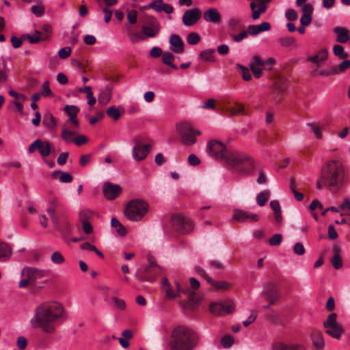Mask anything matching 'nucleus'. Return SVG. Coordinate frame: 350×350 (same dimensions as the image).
I'll use <instances>...</instances> for the list:
<instances>
[{"label": "nucleus", "mask_w": 350, "mask_h": 350, "mask_svg": "<svg viewBox=\"0 0 350 350\" xmlns=\"http://www.w3.org/2000/svg\"><path fill=\"white\" fill-rule=\"evenodd\" d=\"M228 149L218 140H210L207 144V152L213 157L224 161Z\"/></svg>", "instance_id": "9b49d317"}, {"label": "nucleus", "mask_w": 350, "mask_h": 350, "mask_svg": "<svg viewBox=\"0 0 350 350\" xmlns=\"http://www.w3.org/2000/svg\"><path fill=\"white\" fill-rule=\"evenodd\" d=\"M31 10L38 17L42 16L44 12V9L42 5H33L31 8Z\"/></svg>", "instance_id": "774afa93"}, {"label": "nucleus", "mask_w": 350, "mask_h": 350, "mask_svg": "<svg viewBox=\"0 0 350 350\" xmlns=\"http://www.w3.org/2000/svg\"><path fill=\"white\" fill-rule=\"evenodd\" d=\"M248 35H250L249 27H247L246 30L241 31L238 34L230 33V36L232 38V40L235 42H241L243 39L246 38Z\"/></svg>", "instance_id": "09e8293b"}, {"label": "nucleus", "mask_w": 350, "mask_h": 350, "mask_svg": "<svg viewBox=\"0 0 350 350\" xmlns=\"http://www.w3.org/2000/svg\"><path fill=\"white\" fill-rule=\"evenodd\" d=\"M307 126L310 128L312 131L314 133L315 137L318 139H321L322 137V133L320 130L319 126L314 123H307Z\"/></svg>", "instance_id": "bf43d9fd"}, {"label": "nucleus", "mask_w": 350, "mask_h": 350, "mask_svg": "<svg viewBox=\"0 0 350 350\" xmlns=\"http://www.w3.org/2000/svg\"><path fill=\"white\" fill-rule=\"evenodd\" d=\"M273 350H305V348L298 344L290 345L284 342H278L273 345Z\"/></svg>", "instance_id": "c9c22d12"}, {"label": "nucleus", "mask_w": 350, "mask_h": 350, "mask_svg": "<svg viewBox=\"0 0 350 350\" xmlns=\"http://www.w3.org/2000/svg\"><path fill=\"white\" fill-rule=\"evenodd\" d=\"M228 29L232 32L237 31L243 28L241 21L239 18H230L228 22Z\"/></svg>", "instance_id": "c03bdc74"}, {"label": "nucleus", "mask_w": 350, "mask_h": 350, "mask_svg": "<svg viewBox=\"0 0 350 350\" xmlns=\"http://www.w3.org/2000/svg\"><path fill=\"white\" fill-rule=\"evenodd\" d=\"M187 41L189 44L195 45L200 41V36L196 32H191L187 35Z\"/></svg>", "instance_id": "4d7b16f0"}, {"label": "nucleus", "mask_w": 350, "mask_h": 350, "mask_svg": "<svg viewBox=\"0 0 350 350\" xmlns=\"http://www.w3.org/2000/svg\"><path fill=\"white\" fill-rule=\"evenodd\" d=\"M278 41L282 46L288 47L293 44V43L295 42V40L291 37H283L279 38Z\"/></svg>", "instance_id": "69168bd1"}, {"label": "nucleus", "mask_w": 350, "mask_h": 350, "mask_svg": "<svg viewBox=\"0 0 350 350\" xmlns=\"http://www.w3.org/2000/svg\"><path fill=\"white\" fill-rule=\"evenodd\" d=\"M38 149L42 157H48L51 153V144L47 141L36 139L28 148V152L33 153Z\"/></svg>", "instance_id": "2eb2a0df"}, {"label": "nucleus", "mask_w": 350, "mask_h": 350, "mask_svg": "<svg viewBox=\"0 0 350 350\" xmlns=\"http://www.w3.org/2000/svg\"><path fill=\"white\" fill-rule=\"evenodd\" d=\"M148 261L149 265L142 270L144 273H149L152 271H156L157 274L161 273L162 268L157 264L154 258L152 255L148 256Z\"/></svg>", "instance_id": "f704fd0d"}, {"label": "nucleus", "mask_w": 350, "mask_h": 350, "mask_svg": "<svg viewBox=\"0 0 350 350\" xmlns=\"http://www.w3.org/2000/svg\"><path fill=\"white\" fill-rule=\"evenodd\" d=\"M282 235L281 234H275L270 238L269 243L271 245H278L281 243Z\"/></svg>", "instance_id": "338daca9"}, {"label": "nucleus", "mask_w": 350, "mask_h": 350, "mask_svg": "<svg viewBox=\"0 0 350 350\" xmlns=\"http://www.w3.org/2000/svg\"><path fill=\"white\" fill-rule=\"evenodd\" d=\"M328 52L327 50L324 49L318 52V53L312 57H309L308 61L312 62L314 64H319L321 62H324L327 59Z\"/></svg>", "instance_id": "58836bf2"}, {"label": "nucleus", "mask_w": 350, "mask_h": 350, "mask_svg": "<svg viewBox=\"0 0 350 350\" xmlns=\"http://www.w3.org/2000/svg\"><path fill=\"white\" fill-rule=\"evenodd\" d=\"M160 274H157L156 271H152L149 273H144V271H142V269L137 270V273H135V277L139 280V282H144L147 281L149 282H154L158 275Z\"/></svg>", "instance_id": "7c9ffc66"}, {"label": "nucleus", "mask_w": 350, "mask_h": 350, "mask_svg": "<svg viewBox=\"0 0 350 350\" xmlns=\"http://www.w3.org/2000/svg\"><path fill=\"white\" fill-rule=\"evenodd\" d=\"M274 88L278 93H283L287 88V82L284 79H278L274 82Z\"/></svg>", "instance_id": "de8ad7c7"}, {"label": "nucleus", "mask_w": 350, "mask_h": 350, "mask_svg": "<svg viewBox=\"0 0 350 350\" xmlns=\"http://www.w3.org/2000/svg\"><path fill=\"white\" fill-rule=\"evenodd\" d=\"M48 207L46 208V212L49 215L52 221H55L56 217H58L57 213L58 211L62 213L63 211V204L60 202L59 199L56 196H51L48 200Z\"/></svg>", "instance_id": "f3484780"}, {"label": "nucleus", "mask_w": 350, "mask_h": 350, "mask_svg": "<svg viewBox=\"0 0 350 350\" xmlns=\"http://www.w3.org/2000/svg\"><path fill=\"white\" fill-rule=\"evenodd\" d=\"M332 252L334 253L333 257L331 258V262L333 267L336 269H339L342 266V262L340 256L341 248L338 244L333 246Z\"/></svg>", "instance_id": "c85d7f7f"}, {"label": "nucleus", "mask_w": 350, "mask_h": 350, "mask_svg": "<svg viewBox=\"0 0 350 350\" xmlns=\"http://www.w3.org/2000/svg\"><path fill=\"white\" fill-rule=\"evenodd\" d=\"M174 226L181 234L190 232L193 228V224L190 218L182 213L174 214L172 217Z\"/></svg>", "instance_id": "9d476101"}, {"label": "nucleus", "mask_w": 350, "mask_h": 350, "mask_svg": "<svg viewBox=\"0 0 350 350\" xmlns=\"http://www.w3.org/2000/svg\"><path fill=\"white\" fill-rule=\"evenodd\" d=\"M248 27L250 36H255L261 32L267 31L271 29V25L268 22H262L257 25H250Z\"/></svg>", "instance_id": "c756f323"}, {"label": "nucleus", "mask_w": 350, "mask_h": 350, "mask_svg": "<svg viewBox=\"0 0 350 350\" xmlns=\"http://www.w3.org/2000/svg\"><path fill=\"white\" fill-rule=\"evenodd\" d=\"M311 336L313 344L317 349H320L324 347V340L321 332L314 330L312 332Z\"/></svg>", "instance_id": "4c0bfd02"}, {"label": "nucleus", "mask_w": 350, "mask_h": 350, "mask_svg": "<svg viewBox=\"0 0 350 350\" xmlns=\"http://www.w3.org/2000/svg\"><path fill=\"white\" fill-rule=\"evenodd\" d=\"M272 0H258L252 1L250 3L251 10V18L254 21H256L260 18L262 14L267 10V5L271 2Z\"/></svg>", "instance_id": "ddd939ff"}, {"label": "nucleus", "mask_w": 350, "mask_h": 350, "mask_svg": "<svg viewBox=\"0 0 350 350\" xmlns=\"http://www.w3.org/2000/svg\"><path fill=\"white\" fill-rule=\"evenodd\" d=\"M62 218L57 217L55 221H52L56 230L65 238L72 232V226L66 216V212H62Z\"/></svg>", "instance_id": "4468645a"}, {"label": "nucleus", "mask_w": 350, "mask_h": 350, "mask_svg": "<svg viewBox=\"0 0 350 350\" xmlns=\"http://www.w3.org/2000/svg\"><path fill=\"white\" fill-rule=\"evenodd\" d=\"M72 52V49L70 46H66L62 49H61L58 51V55L62 59H66L68 57Z\"/></svg>", "instance_id": "e2e57ef3"}, {"label": "nucleus", "mask_w": 350, "mask_h": 350, "mask_svg": "<svg viewBox=\"0 0 350 350\" xmlns=\"http://www.w3.org/2000/svg\"><path fill=\"white\" fill-rule=\"evenodd\" d=\"M64 317L63 306L57 302H44L38 306L30 320L34 329H41L44 333L51 334L55 332L53 323Z\"/></svg>", "instance_id": "f257e3e1"}, {"label": "nucleus", "mask_w": 350, "mask_h": 350, "mask_svg": "<svg viewBox=\"0 0 350 350\" xmlns=\"http://www.w3.org/2000/svg\"><path fill=\"white\" fill-rule=\"evenodd\" d=\"M149 25H143L142 27V33L144 39L148 38H154L159 33L161 25L159 23L153 18L148 23Z\"/></svg>", "instance_id": "412c9836"}, {"label": "nucleus", "mask_w": 350, "mask_h": 350, "mask_svg": "<svg viewBox=\"0 0 350 350\" xmlns=\"http://www.w3.org/2000/svg\"><path fill=\"white\" fill-rule=\"evenodd\" d=\"M232 116L243 115L245 113L244 107L241 104H235L228 109Z\"/></svg>", "instance_id": "8fccbe9b"}, {"label": "nucleus", "mask_w": 350, "mask_h": 350, "mask_svg": "<svg viewBox=\"0 0 350 350\" xmlns=\"http://www.w3.org/2000/svg\"><path fill=\"white\" fill-rule=\"evenodd\" d=\"M111 225L112 227L116 228V232L121 236H124L126 234V228L115 217L111 220Z\"/></svg>", "instance_id": "49530a36"}, {"label": "nucleus", "mask_w": 350, "mask_h": 350, "mask_svg": "<svg viewBox=\"0 0 350 350\" xmlns=\"http://www.w3.org/2000/svg\"><path fill=\"white\" fill-rule=\"evenodd\" d=\"M12 253L11 246L0 240V262L7 261L10 258Z\"/></svg>", "instance_id": "72a5a7b5"}, {"label": "nucleus", "mask_w": 350, "mask_h": 350, "mask_svg": "<svg viewBox=\"0 0 350 350\" xmlns=\"http://www.w3.org/2000/svg\"><path fill=\"white\" fill-rule=\"evenodd\" d=\"M234 310V304L230 301L214 303L210 306L211 312L217 315L230 314Z\"/></svg>", "instance_id": "a211bd4d"}, {"label": "nucleus", "mask_w": 350, "mask_h": 350, "mask_svg": "<svg viewBox=\"0 0 350 350\" xmlns=\"http://www.w3.org/2000/svg\"><path fill=\"white\" fill-rule=\"evenodd\" d=\"M75 129H76L68 122H65L62 126L61 137L66 143L69 144L73 142V137L77 135Z\"/></svg>", "instance_id": "b1692460"}, {"label": "nucleus", "mask_w": 350, "mask_h": 350, "mask_svg": "<svg viewBox=\"0 0 350 350\" xmlns=\"http://www.w3.org/2000/svg\"><path fill=\"white\" fill-rule=\"evenodd\" d=\"M103 194L109 200L118 198L122 193V189L118 185H113L109 182H105L103 185Z\"/></svg>", "instance_id": "aec40b11"}, {"label": "nucleus", "mask_w": 350, "mask_h": 350, "mask_svg": "<svg viewBox=\"0 0 350 350\" xmlns=\"http://www.w3.org/2000/svg\"><path fill=\"white\" fill-rule=\"evenodd\" d=\"M239 69L241 70L242 77L245 81H249L252 79V75L248 68L244 66H239Z\"/></svg>", "instance_id": "680f3d73"}, {"label": "nucleus", "mask_w": 350, "mask_h": 350, "mask_svg": "<svg viewBox=\"0 0 350 350\" xmlns=\"http://www.w3.org/2000/svg\"><path fill=\"white\" fill-rule=\"evenodd\" d=\"M201 15V11L197 8L187 10L183 15V23L185 26H192L200 19Z\"/></svg>", "instance_id": "6ab92c4d"}, {"label": "nucleus", "mask_w": 350, "mask_h": 350, "mask_svg": "<svg viewBox=\"0 0 350 350\" xmlns=\"http://www.w3.org/2000/svg\"><path fill=\"white\" fill-rule=\"evenodd\" d=\"M176 293H178L180 297V293L187 294L189 295V300L185 301H180V304L185 310H195L199 303L200 302V298L196 296L193 291H191L189 289H184L182 288L180 284L175 281Z\"/></svg>", "instance_id": "6e6552de"}, {"label": "nucleus", "mask_w": 350, "mask_h": 350, "mask_svg": "<svg viewBox=\"0 0 350 350\" xmlns=\"http://www.w3.org/2000/svg\"><path fill=\"white\" fill-rule=\"evenodd\" d=\"M43 125L50 131H55L57 126V120L51 112H46L43 116Z\"/></svg>", "instance_id": "473e14b6"}, {"label": "nucleus", "mask_w": 350, "mask_h": 350, "mask_svg": "<svg viewBox=\"0 0 350 350\" xmlns=\"http://www.w3.org/2000/svg\"><path fill=\"white\" fill-rule=\"evenodd\" d=\"M232 219L241 223L257 222L259 220V216L244 210L235 209L233 212Z\"/></svg>", "instance_id": "dca6fc26"}, {"label": "nucleus", "mask_w": 350, "mask_h": 350, "mask_svg": "<svg viewBox=\"0 0 350 350\" xmlns=\"http://www.w3.org/2000/svg\"><path fill=\"white\" fill-rule=\"evenodd\" d=\"M176 129L181 137V142L187 146L194 144L196 142V135H200L201 132L194 130L189 122H181L176 125Z\"/></svg>", "instance_id": "423d86ee"}, {"label": "nucleus", "mask_w": 350, "mask_h": 350, "mask_svg": "<svg viewBox=\"0 0 350 350\" xmlns=\"http://www.w3.org/2000/svg\"><path fill=\"white\" fill-rule=\"evenodd\" d=\"M94 212L89 209L82 210L79 213V219L81 222L90 221V219L92 217Z\"/></svg>", "instance_id": "864d4df0"}, {"label": "nucleus", "mask_w": 350, "mask_h": 350, "mask_svg": "<svg viewBox=\"0 0 350 350\" xmlns=\"http://www.w3.org/2000/svg\"><path fill=\"white\" fill-rule=\"evenodd\" d=\"M25 38H27L29 42L31 44H36L39 42L40 40H46L48 38V36H44L43 38L41 37V32L40 31L36 30L35 33L33 35H25L23 36Z\"/></svg>", "instance_id": "a18cd8bd"}, {"label": "nucleus", "mask_w": 350, "mask_h": 350, "mask_svg": "<svg viewBox=\"0 0 350 350\" xmlns=\"http://www.w3.org/2000/svg\"><path fill=\"white\" fill-rule=\"evenodd\" d=\"M224 161L235 170L243 173L250 172L254 167L252 157L237 150H229Z\"/></svg>", "instance_id": "20e7f679"}, {"label": "nucleus", "mask_w": 350, "mask_h": 350, "mask_svg": "<svg viewBox=\"0 0 350 350\" xmlns=\"http://www.w3.org/2000/svg\"><path fill=\"white\" fill-rule=\"evenodd\" d=\"M148 204L140 199L130 201L125 208L126 217L131 220L137 221L142 219L148 211Z\"/></svg>", "instance_id": "39448f33"}, {"label": "nucleus", "mask_w": 350, "mask_h": 350, "mask_svg": "<svg viewBox=\"0 0 350 350\" xmlns=\"http://www.w3.org/2000/svg\"><path fill=\"white\" fill-rule=\"evenodd\" d=\"M127 30H128L127 35L132 43H137L141 40H145L144 36H143V33H141L139 32H135V33L132 32L131 27L128 26Z\"/></svg>", "instance_id": "37998d69"}, {"label": "nucleus", "mask_w": 350, "mask_h": 350, "mask_svg": "<svg viewBox=\"0 0 350 350\" xmlns=\"http://www.w3.org/2000/svg\"><path fill=\"white\" fill-rule=\"evenodd\" d=\"M204 20L208 23L219 24L221 22V15L217 8H209L203 14Z\"/></svg>", "instance_id": "a878e982"}, {"label": "nucleus", "mask_w": 350, "mask_h": 350, "mask_svg": "<svg viewBox=\"0 0 350 350\" xmlns=\"http://www.w3.org/2000/svg\"><path fill=\"white\" fill-rule=\"evenodd\" d=\"M65 113L69 116V119L66 122L73 126L75 129H79V122L77 116L79 112V109L75 105H66L64 108Z\"/></svg>", "instance_id": "4be33fe9"}, {"label": "nucleus", "mask_w": 350, "mask_h": 350, "mask_svg": "<svg viewBox=\"0 0 350 350\" xmlns=\"http://www.w3.org/2000/svg\"><path fill=\"white\" fill-rule=\"evenodd\" d=\"M147 8L158 12H164L168 14L174 12V8L170 4L164 3L163 0H153Z\"/></svg>", "instance_id": "393cba45"}, {"label": "nucleus", "mask_w": 350, "mask_h": 350, "mask_svg": "<svg viewBox=\"0 0 350 350\" xmlns=\"http://www.w3.org/2000/svg\"><path fill=\"white\" fill-rule=\"evenodd\" d=\"M336 319L337 314L336 313L330 314L323 323V326L326 329V334L332 338L339 339L344 332V329L340 324L337 323Z\"/></svg>", "instance_id": "1a4fd4ad"}, {"label": "nucleus", "mask_w": 350, "mask_h": 350, "mask_svg": "<svg viewBox=\"0 0 350 350\" xmlns=\"http://www.w3.org/2000/svg\"><path fill=\"white\" fill-rule=\"evenodd\" d=\"M344 173V167L341 161H327L321 169V181L331 192L336 193L342 187Z\"/></svg>", "instance_id": "f03ea898"}, {"label": "nucleus", "mask_w": 350, "mask_h": 350, "mask_svg": "<svg viewBox=\"0 0 350 350\" xmlns=\"http://www.w3.org/2000/svg\"><path fill=\"white\" fill-rule=\"evenodd\" d=\"M215 52V49H208L203 51L200 53V57L207 62H213L214 57L213 53Z\"/></svg>", "instance_id": "6e6d98bb"}, {"label": "nucleus", "mask_w": 350, "mask_h": 350, "mask_svg": "<svg viewBox=\"0 0 350 350\" xmlns=\"http://www.w3.org/2000/svg\"><path fill=\"white\" fill-rule=\"evenodd\" d=\"M171 50L176 53H181L184 51V43L180 37L176 34H172L170 38Z\"/></svg>", "instance_id": "cd10ccee"}, {"label": "nucleus", "mask_w": 350, "mask_h": 350, "mask_svg": "<svg viewBox=\"0 0 350 350\" xmlns=\"http://www.w3.org/2000/svg\"><path fill=\"white\" fill-rule=\"evenodd\" d=\"M51 260L55 264H62L65 261L64 256L59 252H55L51 255Z\"/></svg>", "instance_id": "13d9d810"}, {"label": "nucleus", "mask_w": 350, "mask_h": 350, "mask_svg": "<svg viewBox=\"0 0 350 350\" xmlns=\"http://www.w3.org/2000/svg\"><path fill=\"white\" fill-rule=\"evenodd\" d=\"M333 52L334 54L340 59H345L348 57V54L344 51V47L340 44L334 46Z\"/></svg>", "instance_id": "603ef678"}, {"label": "nucleus", "mask_w": 350, "mask_h": 350, "mask_svg": "<svg viewBox=\"0 0 350 350\" xmlns=\"http://www.w3.org/2000/svg\"><path fill=\"white\" fill-rule=\"evenodd\" d=\"M51 176L53 178H58L62 183H70L73 179L69 172H62L60 170L54 171Z\"/></svg>", "instance_id": "e433bc0d"}, {"label": "nucleus", "mask_w": 350, "mask_h": 350, "mask_svg": "<svg viewBox=\"0 0 350 350\" xmlns=\"http://www.w3.org/2000/svg\"><path fill=\"white\" fill-rule=\"evenodd\" d=\"M46 271L35 267H25L21 271L23 279L18 284L20 288H25L29 284H34L38 279L44 278Z\"/></svg>", "instance_id": "0eeeda50"}, {"label": "nucleus", "mask_w": 350, "mask_h": 350, "mask_svg": "<svg viewBox=\"0 0 350 350\" xmlns=\"http://www.w3.org/2000/svg\"><path fill=\"white\" fill-rule=\"evenodd\" d=\"M107 113L114 120H118L121 116L119 109L114 106L109 107L107 110Z\"/></svg>", "instance_id": "5fc2aeb1"}, {"label": "nucleus", "mask_w": 350, "mask_h": 350, "mask_svg": "<svg viewBox=\"0 0 350 350\" xmlns=\"http://www.w3.org/2000/svg\"><path fill=\"white\" fill-rule=\"evenodd\" d=\"M208 283L217 290H227L230 287V284L226 281L216 282L213 279V282H208Z\"/></svg>", "instance_id": "3c124183"}, {"label": "nucleus", "mask_w": 350, "mask_h": 350, "mask_svg": "<svg viewBox=\"0 0 350 350\" xmlns=\"http://www.w3.org/2000/svg\"><path fill=\"white\" fill-rule=\"evenodd\" d=\"M112 88L107 85L105 90L100 93L98 96V102L101 104L106 105L111 98Z\"/></svg>", "instance_id": "ea45409f"}, {"label": "nucleus", "mask_w": 350, "mask_h": 350, "mask_svg": "<svg viewBox=\"0 0 350 350\" xmlns=\"http://www.w3.org/2000/svg\"><path fill=\"white\" fill-rule=\"evenodd\" d=\"M174 59V55L170 52L165 51L162 54L163 62L165 64L170 66L172 68H173L174 70H177L178 67L175 64H173Z\"/></svg>", "instance_id": "a19ab883"}, {"label": "nucleus", "mask_w": 350, "mask_h": 350, "mask_svg": "<svg viewBox=\"0 0 350 350\" xmlns=\"http://www.w3.org/2000/svg\"><path fill=\"white\" fill-rule=\"evenodd\" d=\"M270 197V191L269 190H264L260 192L256 196L257 204L260 206H263L268 201Z\"/></svg>", "instance_id": "79ce46f5"}, {"label": "nucleus", "mask_w": 350, "mask_h": 350, "mask_svg": "<svg viewBox=\"0 0 350 350\" xmlns=\"http://www.w3.org/2000/svg\"><path fill=\"white\" fill-rule=\"evenodd\" d=\"M250 68L256 78H260L262 75L264 62L258 56H254L250 62Z\"/></svg>", "instance_id": "bb28decb"}, {"label": "nucleus", "mask_w": 350, "mask_h": 350, "mask_svg": "<svg viewBox=\"0 0 350 350\" xmlns=\"http://www.w3.org/2000/svg\"><path fill=\"white\" fill-rule=\"evenodd\" d=\"M264 293L271 304L275 303L280 298L279 290L274 283L268 284L265 288Z\"/></svg>", "instance_id": "5701e85b"}, {"label": "nucleus", "mask_w": 350, "mask_h": 350, "mask_svg": "<svg viewBox=\"0 0 350 350\" xmlns=\"http://www.w3.org/2000/svg\"><path fill=\"white\" fill-rule=\"evenodd\" d=\"M199 342V336L192 329L178 325L172 331L170 346L172 350H193Z\"/></svg>", "instance_id": "7ed1b4c3"}, {"label": "nucleus", "mask_w": 350, "mask_h": 350, "mask_svg": "<svg viewBox=\"0 0 350 350\" xmlns=\"http://www.w3.org/2000/svg\"><path fill=\"white\" fill-rule=\"evenodd\" d=\"M233 342L234 339L230 335L224 336L221 340V344L224 348H228L231 347Z\"/></svg>", "instance_id": "052dcab7"}, {"label": "nucleus", "mask_w": 350, "mask_h": 350, "mask_svg": "<svg viewBox=\"0 0 350 350\" xmlns=\"http://www.w3.org/2000/svg\"><path fill=\"white\" fill-rule=\"evenodd\" d=\"M113 303L115 306V307L121 310H124L126 308V304L124 301L122 299H119L118 297H113L112 298Z\"/></svg>", "instance_id": "0e129e2a"}, {"label": "nucleus", "mask_w": 350, "mask_h": 350, "mask_svg": "<svg viewBox=\"0 0 350 350\" xmlns=\"http://www.w3.org/2000/svg\"><path fill=\"white\" fill-rule=\"evenodd\" d=\"M333 31L337 35L336 41L340 43H346L349 39V30L341 27H335Z\"/></svg>", "instance_id": "2f4dec72"}, {"label": "nucleus", "mask_w": 350, "mask_h": 350, "mask_svg": "<svg viewBox=\"0 0 350 350\" xmlns=\"http://www.w3.org/2000/svg\"><path fill=\"white\" fill-rule=\"evenodd\" d=\"M133 141L135 144L133 148V157L134 159L137 161L144 160L150 152L151 145L146 144L142 146V138L139 136L135 137Z\"/></svg>", "instance_id": "f8f14e48"}]
</instances>
